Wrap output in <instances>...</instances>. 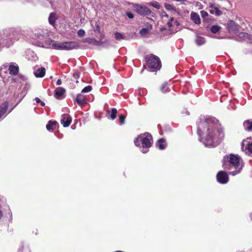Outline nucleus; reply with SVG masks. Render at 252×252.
<instances>
[{"label":"nucleus","instance_id":"f257e3e1","mask_svg":"<svg viewBox=\"0 0 252 252\" xmlns=\"http://www.w3.org/2000/svg\"><path fill=\"white\" fill-rule=\"evenodd\" d=\"M197 131L200 141L208 147L217 146L224 136L222 128L215 119L211 118L200 122Z\"/></svg>","mask_w":252,"mask_h":252},{"label":"nucleus","instance_id":"f03ea898","mask_svg":"<svg viewBox=\"0 0 252 252\" xmlns=\"http://www.w3.org/2000/svg\"><path fill=\"white\" fill-rule=\"evenodd\" d=\"M240 161V158L238 156L230 154L224 157L222 166L224 169L227 170L233 167L235 170L230 172V174L235 175L239 173L242 169Z\"/></svg>","mask_w":252,"mask_h":252},{"label":"nucleus","instance_id":"7ed1b4c3","mask_svg":"<svg viewBox=\"0 0 252 252\" xmlns=\"http://www.w3.org/2000/svg\"><path fill=\"white\" fill-rule=\"evenodd\" d=\"M45 43L48 48H52L57 50H69L78 48L79 46L78 43L76 41L58 43L51 39H47Z\"/></svg>","mask_w":252,"mask_h":252},{"label":"nucleus","instance_id":"20e7f679","mask_svg":"<svg viewBox=\"0 0 252 252\" xmlns=\"http://www.w3.org/2000/svg\"><path fill=\"white\" fill-rule=\"evenodd\" d=\"M153 137L152 135L148 132L139 135L134 140L135 146L143 148H149L152 146Z\"/></svg>","mask_w":252,"mask_h":252},{"label":"nucleus","instance_id":"39448f33","mask_svg":"<svg viewBox=\"0 0 252 252\" xmlns=\"http://www.w3.org/2000/svg\"><path fill=\"white\" fill-rule=\"evenodd\" d=\"M145 62L148 67L151 69L152 71H156L161 67V63L158 57L151 54L147 55L145 58Z\"/></svg>","mask_w":252,"mask_h":252},{"label":"nucleus","instance_id":"423d86ee","mask_svg":"<svg viewBox=\"0 0 252 252\" xmlns=\"http://www.w3.org/2000/svg\"><path fill=\"white\" fill-rule=\"evenodd\" d=\"M134 10L140 15L145 16L151 15V10L146 6L139 4H135L133 5Z\"/></svg>","mask_w":252,"mask_h":252},{"label":"nucleus","instance_id":"0eeeda50","mask_svg":"<svg viewBox=\"0 0 252 252\" xmlns=\"http://www.w3.org/2000/svg\"><path fill=\"white\" fill-rule=\"evenodd\" d=\"M216 177L218 182L221 184L227 183L229 180L228 175L223 171H219L217 173Z\"/></svg>","mask_w":252,"mask_h":252},{"label":"nucleus","instance_id":"6e6552de","mask_svg":"<svg viewBox=\"0 0 252 252\" xmlns=\"http://www.w3.org/2000/svg\"><path fill=\"white\" fill-rule=\"evenodd\" d=\"M72 122L71 117L67 114H63L62 115L61 123L65 127H68Z\"/></svg>","mask_w":252,"mask_h":252},{"label":"nucleus","instance_id":"1a4fd4ad","mask_svg":"<svg viewBox=\"0 0 252 252\" xmlns=\"http://www.w3.org/2000/svg\"><path fill=\"white\" fill-rule=\"evenodd\" d=\"M84 42L88 43L89 44H93V45H96V46H100V45H102L103 44H104L105 43L107 42L108 40H106L104 41H100V40L97 41L95 38H85L84 39Z\"/></svg>","mask_w":252,"mask_h":252},{"label":"nucleus","instance_id":"9d476101","mask_svg":"<svg viewBox=\"0 0 252 252\" xmlns=\"http://www.w3.org/2000/svg\"><path fill=\"white\" fill-rule=\"evenodd\" d=\"M65 90L62 87H58L55 90L54 96L57 99H60L65 94Z\"/></svg>","mask_w":252,"mask_h":252},{"label":"nucleus","instance_id":"9b49d317","mask_svg":"<svg viewBox=\"0 0 252 252\" xmlns=\"http://www.w3.org/2000/svg\"><path fill=\"white\" fill-rule=\"evenodd\" d=\"M209 7L212 9L209 10L210 13L214 14H215L216 15L220 16L222 14V11L219 9L217 7L214 6L213 3H209Z\"/></svg>","mask_w":252,"mask_h":252},{"label":"nucleus","instance_id":"f8f14e48","mask_svg":"<svg viewBox=\"0 0 252 252\" xmlns=\"http://www.w3.org/2000/svg\"><path fill=\"white\" fill-rule=\"evenodd\" d=\"M244 143L243 142L242 144V147L243 149V151L245 152L246 154L250 155L252 154V142H248L245 148Z\"/></svg>","mask_w":252,"mask_h":252},{"label":"nucleus","instance_id":"ddd939ff","mask_svg":"<svg viewBox=\"0 0 252 252\" xmlns=\"http://www.w3.org/2000/svg\"><path fill=\"white\" fill-rule=\"evenodd\" d=\"M190 19L196 24L199 25L201 23L199 15L196 12H192L191 13Z\"/></svg>","mask_w":252,"mask_h":252},{"label":"nucleus","instance_id":"4468645a","mask_svg":"<svg viewBox=\"0 0 252 252\" xmlns=\"http://www.w3.org/2000/svg\"><path fill=\"white\" fill-rule=\"evenodd\" d=\"M9 106V103L5 101L0 106V119L6 113L8 107Z\"/></svg>","mask_w":252,"mask_h":252},{"label":"nucleus","instance_id":"2eb2a0df","mask_svg":"<svg viewBox=\"0 0 252 252\" xmlns=\"http://www.w3.org/2000/svg\"><path fill=\"white\" fill-rule=\"evenodd\" d=\"M9 74L12 75H16L19 72V67L17 65L11 64L8 68Z\"/></svg>","mask_w":252,"mask_h":252},{"label":"nucleus","instance_id":"dca6fc26","mask_svg":"<svg viewBox=\"0 0 252 252\" xmlns=\"http://www.w3.org/2000/svg\"><path fill=\"white\" fill-rule=\"evenodd\" d=\"M58 19L57 15L55 12L50 13L49 17V22L51 25L55 26L56 20Z\"/></svg>","mask_w":252,"mask_h":252},{"label":"nucleus","instance_id":"f3484780","mask_svg":"<svg viewBox=\"0 0 252 252\" xmlns=\"http://www.w3.org/2000/svg\"><path fill=\"white\" fill-rule=\"evenodd\" d=\"M194 41L198 46L202 45L206 42L205 38L198 35H196Z\"/></svg>","mask_w":252,"mask_h":252},{"label":"nucleus","instance_id":"a211bd4d","mask_svg":"<svg viewBox=\"0 0 252 252\" xmlns=\"http://www.w3.org/2000/svg\"><path fill=\"white\" fill-rule=\"evenodd\" d=\"M76 102L77 104L79 105H82L85 103H86L85 101V97L84 95L82 94H78L76 98Z\"/></svg>","mask_w":252,"mask_h":252},{"label":"nucleus","instance_id":"6ab92c4d","mask_svg":"<svg viewBox=\"0 0 252 252\" xmlns=\"http://www.w3.org/2000/svg\"><path fill=\"white\" fill-rule=\"evenodd\" d=\"M243 126L245 129L247 131H251L252 130V121L247 120L243 123Z\"/></svg>","mask_w":252,"mask_h":252},{"label":"nucleus","instance_id":"aec40b11","mask_svg":"<svg viewBox=\"0 0 252 252\" xmlns=\"http://www.w3.org/2000/svg\"><path fill=\"white\" fill-rule=\"evenodd\" d=\"M57 122L56 121H49L46 125V128L48 130H53L55 129Z\"/></svg>","mask_w":252,"mask_h":252},{"label":"nucleus","instance_id":"412c9836","mask_svg":"<svg viewBox=\"0 0 252 252\" xmlns=\"http://www.w3.org/2000/svg\"><path fill=\"white\" fill-rule=\"evenodd\" d=\"M34 74L36 77H43L45 74V69L44 67L38 68Z\"/></svg>","mask_w":252,"mask_h":252},{"label":"nucleus","instance_id":"4be33fe9","mask_svg":"<svg viewBox=\"0 0 252 252\" xmlns=\"http://www.w3.org/2000/svg\"><path fill=\"white\" fill-rule=\"evenodd\" d=\"M165 140L164 138H162L159 139L157 142V146L160 150H163L166 147L165 144Z\"/></svg>","mask_w":252,"mask_h":252},{"label":"nucleus","instance_id":"5701e85b","mask_svg":"<svg viewBox=\"0 0 252 252\" xmlns=\"http://www.w3.org/2000/svg\"><path fill=\"white\" fill-rule=\"evenodd\" d=\"M107 113L110 114V117L111 120H114L116 119L117 114V110L115 108H113L111 110H107Z\"/></svg>","mask_w":252,"mask_h":252},{"label":"nucleus","instance_id":"b1692460","mask_svg":"<svg viewBox=\"0 0 252 252\" xmlns=\"http://www.w3.org/2000/svg\"><path fill=\"white\" fill-rule=\"evenodd\" d=\"M228 30L229 32H236L239 30V25L233 22H231L229 25Z\"/></svg>","mask_w":252,"mask_h":252},{"label":"nucleus","instance_id":"393cba45","mask_svg":"<svg viewBox=\"0 0 252 252\" xmlns=\"http://www.w3.org/2000/svg\"><path fill=\"white\" fill-rule=\"evenodd\" d=\"M152 29V25H149L146 28H143L140 31V33L141 35L144 36L146 35L148 32Z\"/></svg>","mask_w":252,"mask_h":252},{"label":"nucleus","instance_id":"a878e982","mask_svg":"<svg viewBox=\"0 0 252 252\" xmlns=\"http://www.w3.org/2000/svg\"><path fill=\"white\" fill-rule=\"evenodd\" d=\"M174 23L176 25H178V23L177 21L174 20L173 17H171L169 21L167 22V25L169 28H171L173 26V23Z\"/></svg>","mask_w":252,"mask_h":252},{"label":"nucleus","instance_id":"bb28decb","mask_svg":"<svg viewBox=\"0 0 252 252\" xmlns=\"http://www.w3.org/2000/svg\"><path fill=\"white\" fill-rule=\"evenodd\" d=\"M160 91L163 93H165L169 91V88L167 87V84L164 83L160 87Z\"/></svg>","mask_w":252,"mask_h":252},{"label":"nucleus","instance_id":"cd10ccee","mask_svg":"<svg viewBox=\"0 0 252 252\" xmlns=\"http://www.w3.org/2000/svg\"><path fill=\"white\" fill-rule=\"evenodd\" d=\"M248 36H249V34L246 32H241L239 34V37L240 38L246 41Z\"/></svg>","mask_w":252,"mask_h":252},{"label":"nucleus","instance_id":"c85d7f7f","mask_svg":"<svg viewBox=\"0 0 252 252\" xmlns=\"http://www.w3.org/2000/svg\"><path fill=\"white\" fill-rule=\"evenodd\" d=\"M220 27H219V26L214 25L211 28L210 30L212 33H216L220 31Z\"/></svg>","mask_w":252,"mask_h":252},{"label":"nucleus","instance_id":"c756f323","mask_svg":"<svg viewBox=\"0 0 252 252\" xmlns=\"http://www.w3.org/2000/svg\"><path fill=\"white\" fill-rule=\"evenodd\" d=\"M92 90V87L91 86H87L82 89L81 92L83 93H86L91 92Z\"/></svg>","mask_w":252,"mask_h":252},{"label":"nucleus","instance_id":"7c9ffc66","mask_svg":"<svg viewBox=\"0 0 252 252\" xmlns=\"http://www.w3.org/2000/svg\"><path fill=\"white\" fill-rule=\"evenodd\" d=\"M126 116L124 115H120L119 116V120L121 125H124L125 123Z\"/></svg>","mask_w":252,"mask_h":252},{"label":"nucleus","instance_id":"2f4dec72","mask_svg":"<svg viewBox=\"0 0 252 252\" xmlns=\"http://www.w3.org/2000/svg\"><path fill=\"white\" fill-rule=\"evenodd\" d=\"M150 5H151L152 6H153L154 7L158 9H159L160 8V5L159 4L158 2H157V1H155L154 2H151V3H149V4Z\"/></svg>","mask_w":252,"mask_h":252},{"label":"nucleus","instance_id":"473e14b6","mask_svg":"<svg viewBox=\"0 0 252 252\" xmlns=\"http://www.w3.org/2000/svg\"><path fill=\"white\" fill-rule=\"evenodd\" d=\"M115 37L117 40H120L124 38L123 35L119 32H116L115 33Z\"/></svg>","mask_w":252,"mask_h":252},{"label":"nucleus","instance_id":"72a5a7b5","mask_svg":"<svg viewBox=\"0 0 252 252\" xmlns=\"http://www.w3.org/2000/svg\"><path fill=\"white\" fill-rule=\"evenodd\" d=\"M85 34V32L82 29H80L77 32V35L79 37H83Z\"/></svg>","mask_w":252,"mask_h":252},{"label":"nucleus","instance_id":"f704fd0d","mask_svg":"<svg viewBox=\"0 0 252 252\" xmlns=\"http://www.w3.org/2000/svg\"><path fill=\"white\" fill-rule=\"evenodd\" d=\"M165 8L167 10H174L173 6L172 5H171L170 4H168V3L165 4Z\"/></svg>","mask_w":252,"mask_h":252},{"label":"nucleus","instance_id":"c9c22d12","mask_svg":"<svg viewBox=\"0 0 252 252\" xmlns=\"http://www.w3.org/2000/svg\"><path fill=\"white\" fill-rule=\"evenodd\" d=\"M200 14L203 18H206L208 16V13L204 10L200 11Z\"/></svg>","mask_w":252,"mask_h":252},{"label":"nucleus","instance_id":"e433bc0d","mask_svg":"<svg viewBox=\"0 0 252 252\" xmlns=\"http://www.w3.org/2000/svg\"><path fill=\"white\" fill-rule=\"evenodd\" d=\"M126 16L130 19H132L134 17V15L131 12H127L126 13Z\"/></svg>","mask_w":252,"mask_h":252},{"label":"nucleus","instance_id":"4c0bfd02","mask_svg":"<svg viewBox=\"0 0 252 252\" xmlns=\"http://www.w3.org/2000/svg\"><path fill=\"white\" fill-rule=\"evenodd\" d=\"M249 36H248L246 41L250 43H252V34H249Z\"/></svg>","mask_w":252,"mask_h":252},{"label":"nucleus","instance_id":"58836bf2","mask_svg":"<svg viewBox=\"0 0 252 252\" xmlns=\"http://www.w3.org/2000/svg\"><path fill=\"white\" fill-rule=\"evenodd\" d=\"M162 16L163 17H165L166 18H168L169 17V16L166 13V12L165 11H163L162 13Z\"/></svg>","mask_w":252,"mask_h":252},{"label":"nucleus","instance_id":"ea45409f","mask_svg":"<svg viewBox=\"0 0 252 252\" xmlns=\"http://www.w3.org/2000/svg\"><path fill=\"white\" fill-rule=\"evenodd\" d=\"M57 85H61L62 84V80L61 79H58L56 83Z\"/></svg>","mask_w":252,"mask_h":252},{"label":"nucleus","instance_id":"a19ab883","mask_svg":"<svg viewBox=\"0 0 252 252\" xmlns=\"http://www.w3.org/2000/svg\"><path fill=\"white\" fill-rule=\"evenodd\" d=\"M35 100L37 103H41V101L38 97H35Z\"/></svg>","mask_w":252,"mask_h":252},{"label":"nucleus","instance_id":"79ce46f5","mask_svg":"<svg viewBox=\"0 0 252 252\" xmlns=\"http://www.w3.org/2000/svg\"><path fill=\"white\" fill-rule=\"evenodd\" d=\"M73 76L75 77V78H77L78 77V73H74V75H73Z\"/></svg>","mask_w":252,"mask_h":252},{"label":"nucleus","instance_id":"37998d69","mask_svg":"<svg viewBox=\"0 0 252 252\" xmlns=\"http://www.w3.org/2000/svg\"><path fill=\"white\" fill-rule=\"evenodd\" d=\"M45 103L44 102H42L41 101V105L42 106H44L45 105Z\"/></svg>","mask_w":252,"mask_h":252},{"label":"nucleus","instance_id":"c03bdc74","mask_svg":"<svg viewBox=\"0 0 252 252\" xmlns=\"http://www.w3.org/2000/svg\"><path fill=\"white\" fill-rule=\"evenodd\" d=\"M147 152H148V150H146V151H145V150H144V149L142 150V152H143V153H147Z\"/></svg>","mask_w":252,"mask_h":252},{"label":"nucleus","instance_id":"a18cd8bd","mask_svg":"<svg viewBox=\"0 0 252 252\" xmlns=\"http://www.w3.org/2000/svg\"><path fill=\"white\" fill-rule=\"evenodd\" d=\"M97 28L98 30V31H100V28H99V26L98 25L97 26Z\"/></svg>","mask_w":252,"mask_h":252},{"label":"nucleus","instance_id":"49530a36","mask_svg":"<svg viewBox=\"0 0 252 252\" xmlns=\"http://www.w3.org/2000/svg\"><path fill=\"white\" fill-rule=\"evenodd\" d=\"M159 126H160V127H161V126L160 125H159ZM160 130H161V132L162 131V130L161 128H160Z\"/></svg>","mask_w":252,"mask_h":252}]
</instances>
